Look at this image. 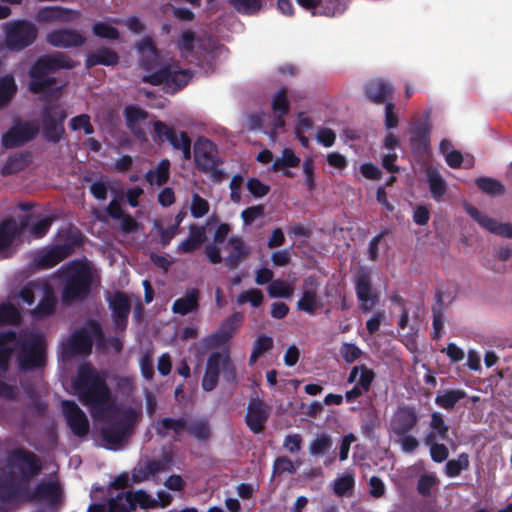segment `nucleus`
<instances>
[{"instance_id":"1","label":"nucleus","mask_w":512,"mask_h":512,"mask_svg":"<svg viewBox=\"0 0 512 512\" xmlns=\"http://www.w3.org/2000/svg\"><path fill=\"white\" fill-rule=\"evenodd\" d=\"M75 62L66 54L56 52L38 57L28 70V90L40 95L43 102L58 100L62 95V86H55L57 78L51 76L61 69H72Z\"/></svg>"},{"instance_id":"2","label":"nucleus","mask_w":512,"mask_h":512,"mask_svg":"<svg viewBox=\"0 0 512 512\" xmlns=\"http://www.w3.org/2000/svg\"><path fill=\"white\" fill-rule=\"evenodd\" d=\"M72 388L79 401L92 413L102 412L110 405L111 391L106 379L90 364L79 367Z\"/></svg>"},{"instance_id":"3","label":"nucleus","mask_w":512,"mask_h":512,"mask_svg":"<svg viewBox=\"0 0 512 512\" xmlns=\"http://www.w3.org/2000/svg\"><path fill=\"white\" fill-rule=\"evenodd\" d=\"M6 468H0V503L5 493V485H29L43 469L41 459L33 451L23 447L10 450L6 456Z\"/></svg>"},{"instance_id":"4","label":"nucleus","mask_w":512,"mask_h":512,"mask_svg":"<svg viewBox=\"0 0 512 512\" xmlns=\"http://www.w3.org/2000/svg\"><path fill=\"white\" fill-rule=\"evenodd\" d=\"M5 493L0 503V512H8L9 505L31 502L35 500L46 501L50 506H57L62 501V490L57 482H40L31 491L29 485H5Z\"/></svg>"},{"instance_id":"5","label":"nucleus","mask_w":512,"mask_h":512,"mask_svg":"<svg viewBox=\"0 0 512 512\" xmlns=\"http://www.w3.org/2000/svg\"><path fill=\"white\" fill-rule=\"evenodd\" d=\"M17 367L20 372L29 373L43 371L47 366V346L42 335L36 332L16 333L13 341Z\"/></svg>"},{"instance_id":"6","label":"nucleus","mask_w":512,"mask_h":512,"mask_svg":"<svg viewBox=\"0 0 512 512\" xmlns=\"http://www.w3.org/2000/svg\"><path fill=\"white\" fill-rule=\"evenodd\" d=\"M418 421L416 408L410 405L398 406L390 419V438L400 445L404 453H413L420 445L418 439L412 435Z\"/></svg>"},{"instance_id":"7","label":"nucleus","mask_w":512,"mask_h":512,"mask_svg":"<svg viewBox=\"0 0 512 512\" xmlns=\"http://www.w3.org/2000/svg\"><path fill=\"white\" fill-rule=\"evenodd\" d=\"M64 286L62 301L70 304L85 300L91 292L93 275L91 268L83 262L72 261L63 271Z\"/></svg>"},{"instance_id":"8","label":"nucleus","mask_w":512,"mask_h":512,"mask_svg":"<svg viewBox=\"0 0 512 512\" xmlns=\"http://www.w3.org/2000/svg\"><path fill=\"white\" fill-rule=\"evenodd\" d=\"M192 76L188 69H180L177 66L167 64L151 74L144 75L142 82L153 86L163 85L166 93L175 94L189 83Z\"/></svg>"},{"instance_id":"9","label":"nucleus","mask_w":512,"mask_h":512,"mask_svg":"<svg viewBox=\"0 0 512 512\" xmlns=\"http://www.w3.org/2000/svg\"><path fill=\"white\" fill-rule=\"evenodd\" d=\"M5 46L13 52H20L31 46L38 35L36 25L27 20H14L4 26Z\"/></svg>"},{"instance_id":"10","label":"nucleus","mask_w":512,"mask_h":512,"mask_svg":"<svg viewBox=\"0 0 512 512\" xmlns=\"http://www.w3.org/2000/svg\"><path fill=\"white\" fill-rule=\"evenodd\" d=\"M94 338L102 341L104 339V332L98 321L89 320L84 327L72 333L69 341L64 345V351L70 355L90 354Z\"/></svg>"},{"instance_id":"11","label":"nucleus","mask_w":512,"mask_h":512,"mask_svg":"<svg viewBox=\"0 0 512 512\" xmlns=\"http://www.w3.org/2000/svg\"><path fill=\"white\" fill-rule=\"evenodd\" d=\"M67 112L59 104L44 105L41 109L43 138L50 143H58L65 135L64 121Z\"/></svg>"},{"instance_id":"12","label":"nucleus","mask_w":512,"mask_h":512,"mask_svg":"<svg viewBox=\"0 0 512 512\" xmlns=\"http://www.w3.org/2000/svg\"><path fill=\"white\" fill-rule=\"evenodd\" d=\"M136 421V413L133 409H128L114 421L102 427L101 434L103 439L110 445H119L128 438Z\"/></svg>"},{"instance_id":"13","label":"nucleus","mask_w":512,"mask_h":512,"mask_svg":"<svg viewBox=\"0 0 512 512\" xmlns=\"http://www.w3.org/2000/svg\"><path fill=\"white\" fill-rule=\"evenodd\" d=\"M376 377L373 369L364 364L352 367L347 378L349 384L355 383L352 389L346 391L345 399L348 403L354 402L363 394L370 391L372 383Z\"/></svg>"},{"instance_id":"14","label":"nucleus","mask_w":512,"mask_h":512,"mask_svg":"<svg viewBox=\"0 0 512 512\" xmlns=\"http://www.w3.org/2000/svg\"><path fill=\"white\" fill-rule=\"evenodd\" d=\"M354 285L361 311H371L378 302V295L372 286L370 271L365 268L359 269L354 276Z\"/></svg>"},{"instance_id":"15","label":"nucleus","mask_w":512,"mask_h":512,"mask_svg":"<svg viewBox=\"0 0 512 512\" xmlns=\"http://www.w3.org/2000/svg\"><path fill=\"white\" fill-rule=\"evenodd\" d=\"M39 133V128L30 121H18L6 131L1 138L5 149L17 148L33 140Z\"/></svg>"},{"instance_id":"16","label":"nucleus","mask_w":512,"mask_h":512,"mask_svg":"<svg viewBox=\"0 0 512 512\" xmlns=\"http://www.w3.org/2000/svg\"><path fill=\"white\" fill-rule=\"evenodd\" d=\"M61 406L71 432L80 438L86 436L89 432L90 424L85 412L73 400H63Z\"/></svg>"},{"instance_id":"17","label":"nucleus","mask_w":512,"mask_h":512,"mask_svg":"<svg viewBox=\"0 0 512 512\" xmlns=\"http://www.w3.org/2000/svg\"><path fill=\"white\" fill-rule=\"evenodd\" d=\"M431 124L427 120L416 122L410 129V149L412 154L419 159H424L430 154Z\"/></svg>"},{"instance_id":"18","label":"nucleus","mask_w":512,"mask_h":512,"mask_svg":"<svg viewBox=\"0 0 512 512\" xmlns=\"http://www.w3.org/2000/svg\"><path fill=\"white\" fill-rule=\"evenodd\" d=\"M74 252L73 243L56 244L49 249L36 253L34 264L39 269H50Z\"/></svg>"},{"instance_id":"19","label":"nucleus","mask_w":512,"mask_h":512,"mask_svg":"<svg viewBox=\"0 0 512 512\" xmlns=\"http://www.w3.org/2000/svg\"><path fill=\"white\" fill-rule=\"evenodd\" d=\"M112 312L114 326L119 331H124L128 325V317L131 311V301L128 295L122 291L114 292L107 299Z\"/></svg>"},{"instance_id":"20","label":"nucleus","mask_w":512,"mask_h":512,"mask_svg":"<svg viewBox=\"0 0 512 512\" xmlns=\"http://www.w3.org/2000/svg\"><path fill=\"white\" fill-rule=\"evenodd\" d=\"M194 161L197 169L207 173L219 163L215 145L207 138L199 137L194 143Z\"/></svg>"},{"instance_id":"21","label":"nucleus","mask_w":512,"mask_h":512,"mask_svg":"<svg viewBox=\"0 0 512 512\" xmlns=\"http://www.w3.org/2000/svg\"><path fill=\"white\" fill-rule=\"evenodd\" d=\"M319 283L314 276H308L303 281V290L297 302V309L309 315H314L323 304L318 296Z\"/></svg>"},{"instance_id":"22","label":"nucleus","mask_w":512,"mask_h":512,"mask_svg":"<svg viewBox=\"0 0 512 512\" xmlns=\"http://www.w3.org/2000/svg\"><path fill=\"white\" fill-rule=\"evenodd\" d=\"M270 416V407L258 398H251L245 415V423L254 434L264 430Z\"/></svg>"},{"instance_id":"23","label":"nucleus","mask_w":512,"mask_h":512,"mask_svg":"<svg viewBox=\"0 0 512 512\" xmlns=\"http://www.w3.org/2000/svg\"><path fill=\"white\" fill-rule=\"evenodd\" d=\"M46 41L53 47L77 48L85 44L86 38L77 30L62 28L50 31L46 35Z\"/></svg>"},{"instance_id":"24","label":"nucleus","mask_w":512,"mask_h":512,"mask_svg":"<svg viewBox=\"0 0 512 512\" xmlns=\"http://www.w3.org/2000/svg\"><path fill=\"white\" fill-rule=\"evenodd\" d=\"M465 211L474 219L481 227L491 233L506 238H512V225L509 223H499L495 219L483 214L476 207L466 204Z\"/></svg>"},{"instance_id":"25","label":"nucleus","mask_w":512,"mask_h":512,"mask_svg":"<svg viewBox=\"0 0 512 512\" xmlns=\"http://www.w3.org/2000/svg\"><path fill=\"white\" fill-rule=\"evenodd\" d=\"M224 359V351L212 352L206 361L205 372L202 378V389L210 392L214 390L219 382V375L222 371V363Z\"/></svg>"},{"instance_id":"26","label":"nucleus","mask_w":512,"mask_h":512,"mask_svg":"<svg viewBox=\"0 0 512 512\" xmlns=\"http://www.w3.org/2000/svg\"><path fill=\"white\" fill-rule=\"evenodd\" d=\"M366 97L375 104L391 102L393 86L384 79H372L365 85Z\"/></svg>"},{"instance_id":"27","label":"nucleus","mask_w":512,"mask_h":512,"mask_svg":"<svg viewBox=\"0 0 512 512\" xmlns=\"http://www.w3.org/2000/svg\"><path fill=\"white\" fill-rule=\"evenodd\" d=\"M230 251L225 257V264L229 269H236L239 264L250 254L249 247L240 236H232L228 240Z\"/></svg>"},{"instance_id":"28","label":"nucleus","mask_w":512,"mask_h":512,"mask_svg":"<svg viewBox=\"0 0 512 512\" xmlns=\"http://www.w3.org/2000/svg\"><path fill=\"white\" fill-rule=\"evenodd\" d=\"M199 299L200 291L197 288L188 289L183 297L173 302L172 311L181 316L196 312L199 308Z\"/></svg>"},{"instance_id":"29","label":"nucleus","mask_w":512,"mask_h":512,"mask_svg":"<svg viewBox=\"0 0 512 512\" xmlns=\"http://www.w3.org/2000/svg\"><path fill=\"white\" fill-rule=\"evenodd\" d=\"M118 63V53L108 47H101L95 52L89 53L85 59V67L87 69H90L96 65L115 66Z\"/></svg>"},{"instance_id":"30","label":"nucleus","mask_w":512,"mask_h":512,"mask_svg":"<svg viewBox=\"0 0 512 512\" xmlns=\"http://www.w3.org/2000/svg\"><path fill=\"white\" fill-rule=\"evenodd\" d=\"M16 340L14 330L0 332V376L7 373L14 348L10 345Z\"/></svg>"},{"instance_id":"31","label":"nucleus","mask_w":512,"mask_h":512,"mask_svg":"<svg viewBox=\"0 0 512 512\" xmlns=\"http://www.w3.org/2000/svg\"><path fill=\"white\" fill-rule=\"evenodd\" d=\"M206 240L205 227L192 224L189 226V234L177 247L179 253H192Z\"/></svg>"},{"instance_id":"32","label":"nucleus","mask_w":512,"mask_h":512,"mask_svg":"<svg viewBox=\"0 0 512 512\" xmlns=\"http://www.w3.org/2000/svg\"><path fill=\"white\" fill-rule=\"evenodd\" d=\"M186 426L187 420L184 417H165L157 420L154 423L155 432L161 438L167 437L169 431H172L175 435H180L186 431Z\"/></svg>"},{"instance_id":"33","label":"nucleus","mask_w":512,"mask_h":512,"mask_svg":"<svg viewBox=\"0 0 512 512\" xmlns=\"http://www.w3.org/2000/svg\"><path fill=\"white\" fill-rule=\"evenodd\" d=\"M137 51L142 55L141 66L144 70L150 71L154 68V62L159 56L158 49L149 36L144 37L136 45Z\"/></svg>"},{"instance_id":"34","label":"nucleus","mask_w":512,"mask_h":512,"mask_svg":"<svg viewBox=\"0 0 512 512\" xmlns=\"http://www.w3.org/2000/svg\"><path fill=\"white\" fill-rule=\"evenodd\" d=\"M154 140L159 143L167 141L174 150L179 149L180 135L173 126L167 125L163 121L157 120L153 122Z\"/></svg>"},{"instance_id":"35","label":"nucleus","mask_w":512,"mask_h":512,"mask_svg":"<svg viewBox=\"0 0 512 512\" xmlns=\"http://www.w3.org/2000/svg\"><path fill=\"white\" fill-rule=\"evenodd\" d=\"M433 314V331L431 334L432 339L438 340L442 337L444 329V298L441 290L435 292V304L432 306Z\"/></svg>"},{"instance_id":"36","label":"nucleus","mask_w":512,"mask_h":512,"mask_svg":"<svg viewBox=\"0 0 512 512\" xmlns=\"http://www.w3.org/2000/svg\"><path fill=\"white\" fill-rule=\"evenodd\" d=\"M425 174L432 198L440 201L447 191L446 181L436 168H427Z\"/></svg>"},{"instance_id":"37","label":"nucleus","mask_w":512,"mask_h":512,"mask_svg":"<svg viewBox=\"0 0 512 512\" xmlns=\"http://www.w3.org/2000/svg\"><path fill=\"white\" fill-rule=\"evenodd\" d=\"M467 393L463 389H452L444 392L438 391L435 397V404L445 410H452L456 404L465 399Z\"/></svg>"},{"instance_id":"38","label":"nucleus","mask_w":512,"mask_h":512,"mask_svg":"<svg viewBox=\"0 0 512 512\" xmlns=\"http://www.w3.org/2000/svg\"><path fill=\"white\" fill-rule=\"evenodd\" d=\"M170 161L168 159H162L155 169H150L145 174V180L150 185L162 186L167 183L170 176Z\"/></svg>"},{"instance_id":"39","label":"nucleus","mask_w":512,"mask_h":512,"mask_svg":"<svg viewBox=\"0 0 512 512\" xmlns=\"http://www.w3.org/2000/svg\"><path fill=\"white\" fill-rule=\"evenodd\" d=\"M18 237L16 220L7 218L0 222V254L7 250Z\"/></svg>"},{"instance_id":"40","label":"nucleus","mask_w":512,"mask_h":512,"mask_svg":"<svg viewBox=\"0 0 512 512\" xmlns=\"http://www.w3.org/2000/svg\"><path fill=\"white\" fill-rule=\"evenodd\" d=\"M126 495L125 501L127 503H130L129 507L130 509L135 510L136 506H140L141 508H155L158 506L157 500L151 497L147 492L144 490H137V491H128L124 492Z\"/></svg>"},{"instance_id":"41","label":"nucleus","mask_w":512,"mask_h":512,"mask_svg":"<svg viewBox=\"0 0 512 512\" xmlns=\"http://www.w3.org/2000/svg\"><path fill=\"white\" fill-rule=\"evenodd\" d=\"M17 93V85L11 74L0 77V110L5 108Z\"/></svg>"},{"instance_id":"42","label":"nucleus","mask_w":512,"mask_h":512,"mask_svg":"<svg viewBox=\"0 0 512 512\" xmlns=\"http://www.w3.org/2000/svg\"><path fill=\"white\" fill-rule=\"evenodd\" d=\"M70 13H72V10L69 8L60 6L44 7L38 11L37 20L39 22L66 20Z\"/></svg>"},{"instance_id":"43","label":"nucleus","mask_w":512,"mask_h":512,"mask_svg":"<svg viewBox=\"0 0 512 512\" xmlns=\"http://www.w3.org/2000/svg\"><path fill=\"white\" fill-rule=\"evenodd\" d=\"M332 446L333 439L329 434H317L309 444V453L313 457H319L329 452Z\"/></svg>"},{"instance_id":"44","label":"nucleus","mask_w":512,"mask_h":512,"mask_svg":"<svg viewBox=\"0 0 512 512\" xmlns=\"http://www.w3.org/2000/svg\"><path fill=\"white\" fill-rule=\"evenodd\" d=\"M55 307L56 299L54 297L53 290L51 287L46 286L44 296L34 309V314L38 317H47L54 312Z\"/></svg>"},{"instance_id":"45","label":"nucleus","mask_w":512,"mask_h":512,"mask_svg":"<svg viewBox=\"0 0 512 512\" xmlns=\"http://www.w3.org/2000/svg\"><path fill=\"white\" fill-rule=\"evenodd\" d=\"M173 462V454L171 451H164L161 454V457L156 460L147 461L144 465L147 473L150 476H155L156 474L166 471L170 468Z\"/></svg>"},{"instance_id":"46","label":"nucleus","mask_w":512,"mask_h":512,"mask_svg":"<svg viewBox=\"0 0 512 512\" xmlns=\"http://www.w3.org/2000/svg\"><path fill=\"white\" fill-rule=\"evenodd\" d=\"M469 455L465 452L460 453L456 459H450L445 465V474L449 478H455L461 474L463 470L469 468Z\"/></svg>"},{"instance_id":"47","label":"nucleus","mask_w":512,"mask_h":512,"mask_svg":"<svg viewBox=\"0 0 512 512\" xmlns=\"http://www.w3.org/2000/svg\"><path fill=\"white\" fill-rule=\"evenodd\" d=\"M21 321V312L9 302L0 303V326L17 325Z\"/></svg>"},{"instance_id":"48","label":"nucleus","mask_w":512,"mask_h":512,"mask_svg":"<svg viewBox=\"0 0 512 512\" xmlns=\"http://www.w3.org/2000/svg\"><path fill=\"white\" fill-rule=\"evenodd\" d=\"M439 483L435 473H423L419 476L416 490L419 495L424 498H429L432 495V489Z\"/></svg>"},{"instance_id":"49","label":"nucleus","mask_w":512,"mask_h":512,"mask_svg":"<svg viewBox=\"0 0 512 512\" xmlns=\"http://www.w3.org/2000/svg\"><path fill=\"white\" fill-rule=\"evenodd\" d=\"M477 187L490 196L502 195L505 192L503 184L490 177H479L475 180Z\"/></svg>"},{"instance_id":"50","label":"nucleus","mask_w":512,"mask_h":512,"mask_svg":"<svg viewBox=\"0 0 512 512\" xmlns=\"http://www.w3.org/2000/svg\"><path fill=\"white\" fill-rule=\"evenodd\" d=\"M230 5L240 14L255 15L262 7L264 0H228Z\"/></svg>"},{"instance_id":"51","label":"nucleus","mask_w":512,"mask_h":512,"mask_svg":"<svg viewBox=\"0 0 512 512\" xmlns=\"http://www.w3.org/2000/svg\"><path fill=\"white\" fill-rule=\"evenodd\" d=\"M186 431L199 442H207L211 438V429L209 423L205 420H199L187 424Z\"/></svg>"},{"instance_id":"52","label":"nucleus","mask_w":512,"mask_h":512,"mask_svg":"<svg viewBox=\"0 0 512 512\" xmlns=\"http://www.w3.org/2000/svg\"><path fill=\"white\" fill-rule=\"evenodd\" d=\"M92 32L96 37L109 40H117L120 38V32L117 28L107 22H96L92 27Z\"/></svg>"},{"instance_id":"53","label":"nucleus","mask_w":512,"mask_h":512,"mask_svg":"<svg viewBox=\"0 0 512 512\" xmlns=\"http://www.w3.org/2000/svg\"><path fill=\"white\" fill-rule=\"evenodd\" d=\"M431 431L437 433L439 440H447L449 426L446 424L444 417L439 412H433L431 414V420L429 423Z\"/></svg>"},{"instance_id":"54","label":"nucleus","mask_w":512,"mask_h":512,"mask_svg":"<svg viewBox=\"0 0 512 512\" xmlns=\"http://www.w3.org/2000/svg\"><path fill=\"white\" fill-rule=\"evenodd\" d=\"M293 292V287L280 279L273 280L268 286V294L272 298H290Z\"/></svg>"},{"instance_id":"55","label":"nucleus","mask_w":512,"mask_h":512,"mask_svg":"<svg viewBox=\"0 0 512 512\" xmlns=\"http://www.w3.org/2000/svg\"><path fill=\"white\" fill-rule=\"evenodd\" d=\"M222 376L224 381L235 385L237 383V371L233 363L229 349L224 350V359L222 363Z\"/></svg>"},{"instance_id":"56","label":"nucleus","mask_w":512,"mask_h":512,"mask_svg":"<svg viewBox=\"0 0 512 512\" xmlns=\"http://www.w3.org/2000/svg\"><path fill=\"white\" fill-rule=\"evenodd\" d=\"M124 115L128 128H132L133 124H139L148 118V112L143 108L134 105H128L124 109Z\"/></svg>"},{"instance_id":"57","label":"nucleus","mask_w":512,"mask_h":512,"mask_svg":"<svg viewBox=\"0 0 512 512\" xmlns=\"http://www.w3.org/2000/svg\"><path fill=\"white\" fill-rule=\"evenodd\" d=\"M272 110L275 113L287 115L290 110V103L287 97V89L285 87L277 91L272 99Z\"/></svg>"},{"instance_id":"58","label":"nucleus","mask_w":512,"mask_h":512,"mask_svg":"<svg viewBox=\"0 0 512 512\" xmlns=\"http://www.w3.org/2000/svg\"><path fill=\"white\" fill-rule=\"evenodd\" d=\"M195 37V32L190 29H186L182 32L181 37L177 43V47L182 55L188 56L194 51Z\"/></svg>"},{"instance_id":"59","label":"nucleus","mask_w":512,"mask_h":512,"mask_svg":"<svg viewBox=\"0 0 512 512\" xmlns=\"http://www.w3.org/2000/svg\"><path fill=\"white\" fill-rule=\"evenodd\" d=\"M264 296L261 290L252 288L241 292L237 297V303L243 305L249 302L253 307H259L263 302Z\"/></svg>"},{"instance_id":"60","label":"nucleus","mask_w":512,"mask_h":512,"mask_svg":"<svg viewBox=\"0 0 512 512\" xmlns=\"http://www.w3.org/2000/svg\"><path fill=\"white\" fill-rule=\"evenodd\" d=\"M241 320V314L235 312L222 322L218 330L226 335V337L230 340L238 330Z\"/></svg>"},{"instance_id":"61","label":"nucleus","mask_w":512,"mask_h":512,"mask_svg":"<svg viewBox=\"0 0 512 512\" xmlns=\"http://www.w3.org/2000/svg\"><path fill=\"white\" fill-rule=\"evenodd\" d=\"M296 468L290 458L287 456H279L273 463V477L281 476L284 473L294 474Z\"/></svg>"},{"instance_id":"62","label":"nucleus","mask_w":512,"mask_h":512,"mask_svg":"<svg viewBox=\"0 0 512 512\" xmlns=\"http://www.w3.org/2000/svg\"><path fill=\"white\" fill-rule=\"evenodd\" d=\"M52 222L53 218L49 216L37 220L29 227V234L36 239L43 238L50 230Z\"/></svg>"},{"instance_id":"63","label":"nucleus","mask_w":512,"mask_h":512,"mask_svg":"<svg viewBox=\"0 0 512 512\" xmlns=\"http://www.w3.org/2000/svg\"><path fill=\"white\" fill-rule=\"evenodd\" d=\"M354 485L355 480L352 475H343L335 480L334 493L339 497H343L354 488Z\"/></svg>"},{"instance_id":"64","label":"nucleus","mask_w":512,"mask_h":512,"mask_svg":"<svg viewBox=\"0 0 512 512\" xmlns=\"http://www.w3.org/2000/svg\"><path fill=\"white\" fill-rule=\"evenodd\" d=\"M126 495L124 492H120L116 497L111 498L108 501V512H131L130 503L125 501Z\"/></svg>"}]
</instances>
